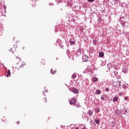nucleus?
I'll return each instance as SVG.
<instances>
[{"label": "nucleus", "instance_id": "f257e3e1", "mask_svg": "<svg viewBox=\"0 0 129 129\" xmlns=\"http://www.w3.org/2000/svg\"><path fill=\"white\" fill-rule=\"evenodd\" d=\"M26 67V63L23 62L22 65H21L18 62L13 66V68L14 70H23V69H25Z\"/></svg>", "mask_w": 129, "mask_h": 129}, {"label": "nucleus", "instance_id": "f03ea898", "mask_svg": "<svg viewBox=\"0 0 129 129\" xmlns=\"http://www.w3.org/2000/svg\"><path fill=\"white\" fill-rule=\"evenodd\" d=\"M70 90L75 94H78L79 93V91L76 88H71Z\"/></svg>", "mask_w": 129, "mask_h": 129}, {"label": "nucleus", "instance_id": "7ed1b4c3", "mask_svg": "<svg viewBox=\"0 0 129 129\" xmlns=\"http://www.w3.org/2000/svg\"><path fill=\"white\" fill-rule=\"evenodd\" d=\"M69 102L71 105H73V104L76 103V99L75 98H72L69 100Z\"/></svg>", "mask_w": 129, "mask_h": 129}, {"label": "nucleus", "instance_id": "20e7f679", "mask_svg": "<svg viewBox=\"0 0 129 129\" xmlns=\"http://www.w3.org/2000/svg\"><path fill=\"white\" fill-rule=\"evenodd\" d=\"M82 60L83 62H87L88 61V56L86 54H84L82 56Z\"/></svg>", "mask_w": 129, "mask_h": 129}, {"label": "nucleus", "instance_id": "39448f33", "mask_svg": "<svg viewBox=\"0 0 129 129\" xmlns=\"http://www.w3.org/2000/svg\"><path fill=\"white\" fill-rule=\"evenodd\" d=\"M44 96L42 97V103H47V98L45 97V94H43Z\"/></svg>", "mask_w": 129, "mask_h": 129}, {"label": "nucleus", "instance_id": "423d86ee", "mask_svg": "<svg viewBox=\"0 0 129 129\" xmlns=\"http://www.w3.org/2000/svg\"><path fill=\"white\" fill-rule=\"evenodd\" d=\"M16 62H17V63H18V62H19V63H20V62H21V57H19V56L16 57V59L15 60Z\"/></svg>", "mask_w": 129, "mask_h": 129}, {"label": "nucleus", "instance_id": "0eeeda50", "mask_svg": "<svg viewBox=\"0 0 129 129\" xmlns=\"http://www.w3.org/2000/svg\"><path fill=\"white\" fill-rule=\"evenodd\" d=\"M50 72L51 74H55L56 73V69H51Z\"/></svg>", "mask_w": 129, "mask_h": 129}, {"label": "nucleus", "instance_id": "6e6552de", "mask_svg": "<svg viewBox=\"0 0 129 129\" xmlns=\"http://www.w3.org/2000/svg\"><path fill=\"white\" fill-rule=\"evenodd\" d=\"M16 47L15 46H13V47H12L11 48V50L10 51H11V52H12L13 53H14L15 52V51H16Z\"/></svg>", "mask_w": 129, "mask_h": 129}, {"label": "nucleus", "instance_id": "1a4fd4ad", "mask_svg": "<svg viewBox=\"0 0 129 129\" xmlns=\"http://www.w3.org/2000/svg\"><path fill=\"white\" fill-rule=\"evenodd\" d=\"M93 82H97L98 81V78L96 77H94L92 79Z\"/></svg>", "mask_w": 129, "mask_h": 129}, {"label": "nucleus", "instance_id": "9d476101", "mask_svg": "<svg viewBox=\"0 0 129 129\" xmlns=\"http://www.w3.org/2000/svg\"><path fill=\"white\" fill-rule=\"evenodd\" d=\"M118 100V97H114L113 99V102H115L116 101H117Z\"/></svg>", "mask_w": 129, "mask_h": 129}, {"label": "nucleus", "instance_id": "9b49d317", "mask_svg": "<svg viewBox=\"0 0 129 129\" xmlns=\"http://www.w3.org/2000/svg\"><path fill=\"white\" fill-rule=\"evenodd\" d=\"M99 55L100 57H102L104 56V53H103V52H99Z\"/></svg>", "mask_w": 129, "mask_h": 129}, {"label": "nucleus", "instance_id": "f8f14e48", "mask_svg": "<svg viewBox=\"0 0 129 129\" xmlns=\"http://www.w3.org/2000/svg\"><path fill=\"white\" fill-rule=\"evenodd\" d=\"M40 65H45V60L42 59L41 60Z\"/></svg>", "mask_w": 129, "mask_h": 129}, {"label": "nucleus", "instance_id": "ddd939ff", "mask_svg": "<svg viewBox=\"0 0 129 129\" xmlns=\"http://www.w3.org/2000/svg\"><path fill=\"white\" fill-rule=\"evenodd\" d=\"M95 122L97 124H99V120L98 119H95L94 120Z\"/></svg>", "mask_w": 129, "mask_h": 129}, {"label": "nucleus", "instance_id": "4468645a", "mask_svg": "<svg viewBox=\"0 0 129 129\" xmlns=\"http://www.w3.org/2000/svg\"><path fill=\"white\" fill-rule=\"evenodd\" d=\"M11 76V71L8 70L7 72V77H10Z\"/></svg>", "mask_w": 129, "mask_h": 129}, {"label": "nucleus", "instance_id": "2eb2a0df", "mask_svg": "<svg viewBox=\"0 0 129 129\" xmlns=\"http://www.w3.org/2000/svg\"><path fill=\"white\" fill-rule=\"evenodd\" d=\"M88 114H89V115H90V116H91V115H92V114H93V113L92 112V111H89L88 112Z\"/></svg>", "mask_w": 129, "mask_h": 129}, {"label": "nucleus", "instance_id": "dca6fc26", "mask_svg": "<svg viewBox=\"0 0 129 129\" xmlns=\"http://www.w3.org/2000/svg\"><path fill=\"white\" fill-rule=\"evenodd\" d=\"M96 94H100V93H101V91H100V90H97L96 91Z\"/></svg>", "mask_w": 129, "mask_h": 129}, {"label": "nucleus", "instance_id": "f3484780", "mask_svg": "<svg viewBox=\"0 0 129 129\" xmlns=\"http://www.w3.org/2000/svg\"><path fill=\"white\" fill-rule=\"evenodd\" d=\"M77 76H76V75L75 74H74L72 75V77L73 79H74L76 78Z\"/></svg>", "mask_w": 129, "mask_h": 129}, {"label": "nucleus", "instance_id": "a211bd4d", "mask_svg": "<svg viewBox=\"0 0 129 129\" xmlns=\"http://www.w3.org/2000/svg\"><path fill=\"white\" fill-rule=\"evenodd\" d=\"M70 44H72V45H75V42L73 41H70Z\"/></svg>", "mask_w": 129, "mask_h": 129}, {"label": "nucleus", "instance_id": "6ab92c4d", "mask_svg": "<svg viewBox=\"0 0 129 129\" xmlns=\"http://www.w3.org/2000/svg\"><path fill=\"white\" fill-rule=\"evenodd\" d=\"M101 99L102 100H105V97H104V96H102Z\"/></svg>", "mask_w": 129, "mask_h": 129}, {"label": "nucleus", "instance_id": "aec40b11", "mask_svg": "<svg viewBox=\"0 0 129 129\" xmlns=\"http://www.w3.org/2000/svg\"><path fill=\"white\" fill-rule=\"evenodd\" d=\"M99 108H97L96 109H95V112L97 113V112H99Z\"/></svg>", "mask_w": 129, "mask_h": 129}, {"label": "nucleus", "instance_id": "412c9836", "mask_svg": "<svg viewBox=\"0 0 129 129\" xmlns=\"http://www.w3.org/2000/svg\"><path fill=\"white\" fill-rule=\"evenodd\" d=\"M89 3H93L95 0H87Z\"/></svg>", "mask_w": 129, "mask_h": 129}, {"label": "nucleus", "instance_id": "4be33fe9", "mask_svg": "<svg viewBox=\"0 0 129 129\" xmlns=\"http://www.w3.org/2000/svg\"><path fill=\"white\" fill-rule=\"evenodd\" d=\"M77 107H78V108H79V107H81V106H80V104H79V105H77Z\"/></svg>", "mask_w": 129, "mask_h": 129}, {"label": "nucleus", "instance_id": "5701e85b", "mask_svg": "<svg viewBox=\"0 0 129 129\" xmlns=\"http://www.w3.org/2000/svg\"><path fill=\"white\" fill-rule=\"evenodd\" d=\"M105 90H106V91L107 92H108V91H109V89H108V88H106Z\"/></svg>", "mask_w": 129, "mask_h": 129}, {"label": "nucleus", "instance_id": "b1692460", "mask_svg": "<svg viewBox=\"0 0 129 129\" xmlns=\"http://www.w3.org/2000/svg\"><path fill=\"white\" fill-rule=\"evenodd\" d=\"M127 99V97H126L124 98V100H126Z\"/></svg>", "mask_w": 129, "mask_h": 129}, {"label": "nucleus", "instance_id": "393cba45", "mask_svg": "<svg viewBox=\"0 0 129 129\" xmlns=\"http://www.w3.org/2000/svg\"><path fill=\"white\" fill-rule=\"evenodd\" d=\"M82 129H87L86 127H82Z\"/></svg>", "mask_w": 129, "mask_h": 129}, {"label": "nucleus", "instance_id": "a878e982", "mask_svg": "<svg viewBox=\"0 0 129 129\" xmlns=\"http://www.w3.org/2000/svg\"><path fill=\"white\" fill-rule=\"evenodd\" d=\"M119 95H120V96L121 95V93H119Z\"/></svg>", "mask_w": 129, "mask_h": 129}, {"label": "nucleus", "instance_id": "bb28decb", "mask_svg": "<svg viewBox=\"0 0 129 129\" xmlns=\"http://www.w3.org/2000/svg\"><path fill=\"white\" fill-rule=\"evenodd\" d=\"M2 120H3V121H5V120L2 119Z\"/></svg>", "mask_w": 129, "mask_h": 129}, {"label": "nucleus", "instance_id": "cd10ccee", "mask_svg": "<svg viewBox=\"0 0 129 129\" xmlns=\"http://www.w3.org/2000/svg\"><path fill=\"white\" fill-rule=\"evenodd\" d=\"M75 129H79L78 127H76Z\"/></svg>", "mask_w": 129, "mask_h": 129}, {"label": "nucleus", "instance_id": "c85d7f7f", "mask_svg": "<svg viewBox=\"0 0 129 129\" xmlns=\"http://www.w3.org/2000/svg\"><path fill=\"white\" fill-rule=\"evenodd\" d=\"M45 91L47 92V91H46V90H45Z\"/></svg>", "mask_w": 129, "mask_h": 129}]
</instances>
